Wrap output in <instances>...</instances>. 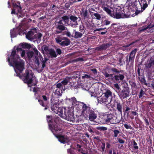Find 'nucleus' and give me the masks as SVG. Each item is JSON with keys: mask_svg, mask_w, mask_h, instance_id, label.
<instances>
[{"mask_svg": "<svg viewBox=\"0 0 154 154\" xmlns=\"http://www.w3.org/2000/svg\"><path fill=\"white\" fill-rule=\"evenodd\" d=\"M31 47V45L26 43L21 44L17 47L15 46L11 52V55L8 57L7 61L10 66L14 67L16 72L14 75L19 76L22 79L23 81L27 83L28 86L30 88V91H33L35 93V94L36 95V93L39 89L36 85L37 81L33 76V74L31 70H26L23 76H21V73L24 69L25 62L24 60L20 59L18 55V53H19L21 57L25 58L26 51L22 50V48H30Z\"/></svg>", "mask_w": 154, "mask_h": 154, "instance_id": "1", "label": "nucleus"}, {"mask_svg": "<svg viewBox=\"0 0 154 154\" xmlns=\"http://www.w3.org/2000/svg\"><path fill=\"white\" fill-rule=\"evenodd\" d=\"M47 121L48 123L50 129L54 133L55 136L58 139V140L61 143L65 144L67 143L69 141V138L66 136L60 135L56 134H54L55 132L60 131L61 130V127L54 122V124L52 123L51 116H47Z\"/></svg>", "mask_w": 154, "mask_h": 154, "instance_id": "2", "label": "nucleus"}, {"mask_svg": "<svg viewBox=\"0 0 154 154\" xmlns=\"http://www.w3.org/2000/svg\"><path fill=\"white\" fill-rule=\"evenodd\" d=\"M58 111L57 114L60 117L69 121L74 120L73 114L69 108H60Z\"/></svg>", "mask_w": 154, "mask_h": 154, "instance_id": "3", "label": "nucleus"}, {"mask_svg": "<svg viewBox=\"0 0 154 154\" xmlns=\"http://www.w3.org/2000/svg\"><path fill=\"white\" fill-rule=\"evenodd\" d=\"M112 92L110 90H107L97 98V101L100 103L109 104L112 100Z\"/></svg>", "mask_w": 154, "mask_h": 154, "instance_id": "4", "label": "nucleus"}, {"mask_svg": "<svg viewBox=\"0 0 154 154\" xmlns=\"http://www.w3.org/2000/svg\"><path fill=\"white\" fill-rule=\"evenodd\" d=\"M31 47L30 48H32L33 49L35 54V62L36 63V66H38L39 65L40 61L42 62V67L40 70V72L42 71L45 66V63L46 61L45 60H43L42 56L40 54L39 52L37 50L36 48L33 45H31Z\"/></svg>", "mask_w": 154, "mask_h": 154, "instance_id": "5", "label": "nucleus"}, {"mask_svg": "<svg viewBox=\"0 0 154 154\" xmlns=\"http://www.w3.org/2000/svg\"><path fill=\"white\" fill-rule=\"evenodd\" d=\"M83 116L85 118L88 116L89 119L91 121H93L97 117V115L93 110L89 106L86 107L85 105L83 107Z\"/></svg>", "mask_w": 154, "mask_h": 154, "instance_id": "6", "label": "nucleus"}, {"mask_svg": "<svg viewBox=\"0 0 154 154\" xmlns=\"http://www.w3.org/2000/svg\"><path fill=\"white\" fill-rule=\"evenodd\" d=\"M116 6H119L117 5H114V9L116 11V12L115 14H112L111 17L114 18L119 19L121 18H125L128 17L129 15V14H127L128 11H125V10H118L116 7Z\"/></svg>", "mask_w": 154, "mask_h": 154, "instance_id": "7", "label": "nucleus"}, {"mask_svg": "<svg viewBox=\"0 0 154 154\" xmlns=\"http://www.w3.org/2000/svg\"><path fill=\"white\" fill-rule=\"evenodd\" d=\"M13 9L12 10L11 13L16 14L19 17H22L24 15V13L21 10V8L20 5V3L17 2L16 3H13Z\"/></svg>", "mask_w": 154, "mask_h": 154, "instance_id": "8", "label": "nucleus"}, {"mask_svg": "<svg viewBox=\"0 0 154 154\" xmlns=\"http://www.w3.org/2000/svg\"><path fill=\"white\" fill-rule=\"evenodd\" d=\"M66 100H69L72 103V106L73 107L75 106L78 111L79 110L82 108V113L83 115V107L85 105L86 107H89L88 106H87L84 103L81 102H77L75 97H72L71 98H67Z\"/></svg>", "mask_w": 154, "mask_h": 154, "instance_id": "9", "label": "nucleus"}, {"mask_svg": "<svg viewBox=\"0 0 154 154\" xmlns=\"http://www.w3.org/2000/svg\"><path fill=\"white\" fill-rule=\"evenodd\" d=\"M126 6L123 7L122 6H116V7L118 10H125V11H128L127 14L130 12H135L136 13L137 11V5H126Z\"/></svg>", "mask_w": 154, "mask_h": 154, "instance_id": "10", "label": "nucleus"}, {"mask_svg": "<svg viewBox=\"0 0 154 154\" xmlns=\"http://www.w3.org/2000/svg\"><path fill=\"white\" fill-rule=\"evenodd\" d=\"M74 145H71L70 147L71 148L67 149V152L68 154H73V149L78 151L79 152H81L83 154H87L88 153V151L87 149L85 148L83 149L82 146H81V145H76V146H75V148H72V147H74L73 146Z\"/></svg>", "mask_w": 154, "mask_h": 154, "instance_id": "11", "label": "nucleus"}, {"mask_svg": "<svg viewBox=\"0 0 154 154\" xmlns=\"http://www.w3.org/2000/svg\"><path fill=\"white\" fill-rule=\"evenodd\" d=\"M105 120L108 124H116L119 122V121L117 119L116 116L112 114L108 115Z\"/></svg>", "mask_w": 154, "mask_h": 154, "instance_id": "12", "label": "nucleus"}, {"mask_svg": "<svg viewBox=\"0 0 154 154\" xmlns=\"http://www.w3.org/2000/svg\"><path fill=\"white\" fill-rule=\"evenodd\" d=\"M36 33V29H32L27 33H25L26 38L29 40H32L35 38V34Z\"/></svg>", "mask_w": 154, "mask_h": 154, "instance_id": "13", "label": "nucleus"}, {"mask_svg": "<svg viewBox=\"0 0 154 154\" xmlns=\"http://www.w3.org/2000/svg\"><path fill=\"white\" fill-rule=\"evenodd\" d=\"M23 29V28H14L13 29H11L10 31L11 37L12 38H14L16 37L17 35L18 34L21 35L22 32H21V31Z\"/></svg>", "mask_w": 154, "mask_h": 154, "instance_id": "14", "label": "nucleus"}, {"mask_svg": "<svg viewBox=\"0 0 154 154\" xmlns=\"http://www.w3.org/2000/svg\"><path fill=\"white\" fill-rule=\"evenodd\" d=\"M129 92L128 89L125 88L119 92L118 95L121 99H124L129 96Z\"/></svg>", "mask_w": 154, "mask_h": 154, "instance_id": "15", "label": "nucleus"}, {"mask_svg": "<svg viewBox=\"0 0 154 154\" xmlns=\"http://www.w3.org/2000/svg\"><path fill=\"white\" fill-rule=\"evenodd\" d=\"M70 19L71 20V23H69V25L74 28L77 27L78 25V23L77 22L78 18L76 17L71 16L70 17Z\"/></svg>", "mask_w": 154, "mask_h": 154, "instance_id": "16", "label": "nucleus"}, {"mask_svg": "<svg viewBox=\"0 0 154 154\" xmlns=\"http://www.w3.org/2000/svg\"><path fill=\"white\" fill-rule=\"evenodd\" d=\"M138 2L141 7V11L142 12L148 6L147 1L146 0H138Z\"/></svg>", "mask_w": 154, "mask_h": 154, "instance_id": "17", "label": "nucleus"}, {"mask_svg": "<svg viewBox=\"0 0 154 154\" xmlns=\"http://www.w3.org/2000/svg\"><path fill=\"white\" fill-rule=\"evenodd\" d=\"M102 8L104 11H106L110 16H111L112 14L111 13L112 11L111 10V9H112L111 7L107 5H105L102 4Z\"/></svg>", "mask_w": 154, "mask_h": 154, "instance_id": "18", "label": "nucleus"}, {"mask_svg": "<svg viewBox=\"0 0 154 154\" xmlns=\"http://www.w3.org/2000/svg\"><path fill=\"white\" fill-rule=\"evenodd\" d=\"M51 110L56 114H57L58 113H59L58 110L60 108H58L57 107V104H54L53 101H52V99H51Z\"/></svg>", "mask_w": 154, "mask_h": 154, "instance_id": "19", "label": "nucleus"}, {"mask_svg": "<svg viewBox=\"0 0 154 154\" xmlns=\"http://www.w3.org/2000/svg\"><path fill=\"white\" fill-rule=\"evenodd\" d=\"M111 45V44L109 43L103 44L98 47L97 48L100 50H105L108 48Z\"/></svg>", "mask_w": 154, "mask_h": 154, "instance_id": "20", "label": "nucleus"}, {"mask_svg": "<svg viewBox=\"0 0 154 154\" xmlns=\"http://www.w3.org/2000/svg\"><path fill=\"white\" fill-rule=\"evenodd\" d=\"M137 51V49H135L132 51L131 52L130 56L129 57V61H134L135 54Z\"/></svg>", "mask_w": 154, "mask_h": 154, "instance_id": "21", "label": "nucleus"}, {"mask_svg": "<svg viewBox=\"0 0 154 154\" xmlns=\"http://www.w3.org/2000/svg\"><path fill=\"white\" fill-rule=\"evenodd\" d=\"M121 134L122 132L120 129H115L113 130L112 135L113 137L116 138L120 137Z\"/></svg>", "mask_w": 154, "mask_h": 154, "instance_id": "22", "label": "nucleus"}, {"mask_svg": "<svg viewBox=\"0 0 154 154\" xmlns=\"http://www.w3.org/2000/svg\"><path fill=\"white\" fill-rule=\"evenodd\" d=\"M124 78V76L121 74H118L114 76V79L116 82H118L122 80Z\"/></svg>", "mask_w": 154, "mask_h": 154, "instance_id": "23", "label": "nucleus"}, {"mask_svg": "<svg viewBox=\"0 0 154 154\" xmlns=\"http://www.w3.org/2000/svg\"><path fill=\"white\" fill-rule=\"evenodd\" d=\"M73 33H74V37L77 38H80L84 34V32H79L74 30Z\"/></svg>", "mask_w": 154, "mask_h": 154, "instance_id": "24", "label": "nucleus"}, {"mask_svg": "<svg viewBox=\"0 0 154 154\" xmlns=\"http://www.w3.org/2000/svg\"><path fill=\"white\" fill-rule=\"evenodd\" d=\"M64 39L63 40L62 42L61 46H67L69 45L70 41L69 40L65 37H64Z\"/></svg>", "mask_w": 154, "mask_h": 154, "instance_id": "25", "label": "nucleus"}, {"mask_svg": "<svg viewBox=\"0 0 154 154\" xmlns=\"http://www.w3.org/2000/svg\"><path fill=\"white\" fill-rule=\"evenodd\" d=\"M115 105H116V109L119 113L122 114V104L119 102H116L115 103Z\"/></svg>", "mask_w": 154, "mask_h": 154, "instance_id": "26", "label": "nucleus"}, {"mask_svg": "<svg viewBox=\"0 0 154 154\" xmlns=\"http://www.w3.org/2000/svg\"><path fill=\"white\" fill-rule=\"evenodd\" d=\"M61 19L64 22L65 24L67 26L69 25V17L68 16H65L62 17Z\"/></svg>", "mask_w": 154, "mask_h": 154, "instance_id": "27", "label": "nucleus"}, {"mask_svg": "<svg viewBox=\"0 0 154 154\" xmlns=\"http://www.w3.org/2000/svg\"><path fill=\"white\" fill-rule=\"evenodd\" d=\"M153 26H150L149 25L148 26L146 27H143L142 29L140 30L141 32H143L147 29H150L149 31H147V32H149L151 33L153 32V30L152 29H151L152 27Z\"/></svg>", "mask_w": 154, "mask_h": 154, "instance_id": "28", "label": "nucleus"}, {"mask_svg": "<svg viewBox=\"0 0 154 154\" xmlns=\"http://www.w3.org/2000/svg\"><path fill=\"white\" fill-rule=\"evenodd\" d=\"M103 74L106 78H107L109 79L113 80L114 79V76L113 74H109L106 72H105L103 73Z\"/></svg>", "mask_w": 154, "mask_h": 154, "instance_id": "29", "label": "nucleus"}, {"mask_svg": "<svg viewBox=\"0 0 154 154\" xmlns=\"http://www.w3.org/2000/svg\"><path fill=\"white\" fill-rule=\"evenodd\" d=\"M71 79V78L70 77H67L61 82L64 87L65 85L68 83L69 82L70 80Z\"/></svg>", "mask_w": 154, "mask_h": 154, "instance_id": "30", "label": "nucleus"}, {"mask_svg": "<svg viewBox=\"0 0 154 154\" xmlns=\"http://www.w3.org/2000/svg\"><path fill=\"white\" fill-rule=\"evenodd\" d=\"M137 0H128L126 5H137Z\"/></svg>", "mask_w": 154, "mask_h": 154, "instance_id": "31", "label": "nucleus"}, {"mask_svg": "<svg viewBox=\"0 0 154 154\" xmlns=\"http://www.w3.org/2000/svg\"><path fill=\"white\" fill-rule=\"evenodd\" d=\"M35 38L37 40V41L39 42L41 39V37H42V35L41 33H35Z\"/></svg>", "mask_w": 154, "mask_h": 154, "instance_id": "32", "label": "nucleus"}, {"mask_svg": "<svg viewBox=\"0 0 154 154\" xmlns=\"http://www.w3.org/2000/svg\"><path fill=\"white\" fill-rule=\"evenodd\" d=\"M64 37H61L60 36H58L55 38V40L56 42L61 45V42L64 39Z\"/></svg>", "mask_w": 154, "mask_h": 154, "instance_id": "33", "label": "nucleus"}, {"mask_svg": "<svg viewBox=\"0 0 154 154\" xmlns=\"http://www.w3.org/2000/svg\"><path fill=\"white\" fill-rule=\"evenodd\" d=\"M50 95L49 93H46L42 96L43 99L45 101H47L49 98Z\"/></svg>", "mask_w": 154, "mask_h": 154, "instance_id": "34", "label": "nucleus"}, {"mask_svg": "<svg viewBox=\"0 0 154 154\" xmlns=\"http://www.w3.org/2000/svg\"><path fill=\"white\" fill-rule=\"evenodd\" d=\"M48 54H49L51 56L54 57H57L55 52L53 50L51 49V50H49Z\"/></svg>", "mask_w": 154, "mask_h": 154, "instance_id": "35", "label": "nucleus"}, {"mask_svg": "<svg viewBox=\"0 0 154 154\" xmlns=\"http://www.w3.org/2000/svg\"><path fill=\"white\" fill-rule=\"evenodd\" d=\"M62 89L60 88H57L55 91L54 93L57 96L61 95V93H62Z\"/></svg>", "mask_w": 154, "mask_h": 154, "instance_id": "36", "label": "nucleus"}, {"mask_svg": "<svg viewBox=\"0 0 154 154\" xmlns=\"http://www.w3.org/2000/svg\"><path fill=\"white\" fill-rule=\"evenodd\" d=\"M56 88H60L62 89L63 90H64L65 89L64 87L63 88V86L61 82H60L59 83L57 84L56 85Z\"/></svg>", "mask_w": 154, "mask_h": 154, "instance_id": "37", "label": "nucleus"}, {"mask_svg": "<svg viewBox=\"0 0 154 154\" xmlns=\"http://www.w3.org/2000/svg\"><path fill=\"white\" fill-rule=\"evenodd\" d=\"M38 101L41 105L42 106L45 107V110H46L47 109L46 104L44 103L42 100H38Z\"/></svg>", "mask_w": 154, "mask_h": 154, "instance_id": "38", "label": "nucleus"}, {"mask_svg": "<svg viewBox=\"0 0 154 154\" xmlns=\"http://www.w3.org/2000/svg\"><path fill=\"white\" fill-rule=\"evenodd\" d=\"M57 29L60 30H67V28L63 25H59L57 27Z\"/></svg>", "mask_w": 154, "mask_h": 154, "instance_id": "39", "label": "nucleus"}, {"mask_svg": "<svg viewBox=\"0 0 154 154\" xmlns=\"http://www.w3.org/2000/svg\"><path fill=\"white\" fill-rule=\"evenodd\" d=\"M27 55L29 58H30L33 55V52L32 51H29L27 53Z\"/></svg>", "mask_w": 154, "mask_h": 154, "instance_id": "40", "label": "nucleus"}, {"mask_svg": "<svg viewBox=\"0 0 154 154\" xmlns=\"http://www.w3.org/2000/svg\"><path fill=\"white\" fill-rule=\"evenodd\" d=\"M94 15L95 17L98 20H100L101 18L100 15L98 13H94Z\"/></svg>", "mask_w": 154, "mask_h": 154, "instance_id": "41", "label": "nucleus"}, {"mask_svg": "<svg viewBox=\"0 0 154 154\" xmlns=\"http://www.w3.org/2000/svg\"><path fill=\"white\" fill-rule=\"evenodd\" d=\"M97 128L99 130L105 131L107 130V128L104 127H98Z\"/></svg>", "mask_w": 154, "mask_h": 154, "instance_id": "42", "label": "nucleus"}, {"mask_svg": "<svg viewBox=\"0 0 154 154\" xmlns=\"http://www.w3.org/2000/svg\"><path fill=\"white\" fill-rule=\"evenodd\" d=\"M88 131H89V132L91 133H93L94 132V131L93 130V129L92 128L91 126H89L88 129Z\"/></svg>", "mask_w": 154, "mask_h": 154, "instance_id": "43", "label": "nucleus"}, {"mask_svg": "<svg viewBox=\"0 0 154 154\" xmlns=\"http://www.w3.org/2000/svg\"><path fill=\"white\" fill-rule=\"evenodd\" d=\"M82 15L84 18H86L87 17L88 15V12L87 11H84L82 14Z\"/></svg>", "mask_w": 154, "mask_h": 154, "instance_id": "44", "label": "nucleus"}, {"mask_svg": "<svg viewBox=\"0 0 154 154\" xmlns=\"http://www.w3.org/2000/svg\"><path fill=\"white\" fill-rule=\"evenodd\" d=\"M114 87L115 88L118 90H120V87L119 86V85L117 83H116L114 84Z\"/></svg>", "mask_w": 154, "mask_h": 154, "instance_id": "45", "label": "nucleus"}, {"mask_svg": "<svg viewBox=\"0 0 154 154\" xmlns=\"http://www.w3.org/2000/svg\"><path fill=\"white\" fill-rule=\"evenodd\" d=\"M124 126L127 129H132V128L130 125H128L126 124H125L124 125Z\"/></svg>", "mask_w": 154, "mask_h": 154, "instance_id": "46", "label": "nucleus"}, {"mask_svg": "<svg viewBox=\"0 0 154 154\" xmlns=\"http://www.w3.org/2000/svg\"><path fill=\"white\" fill-rule=\"evenodd\" d=\"M65 34H66L68 37H70L71 36V34L69 31L67 30V31H65Z\"/></svg>", "mask_w": 154, "mask_h": 154, "instance_id": "47", "label": "nucleus"}, {"mask_svg": "<svg viewBox=\"0 0 154 154\" xmlns=\"http://www.w3.org/2000/svg\"><path fill=\"white\" fill-rule=\"evenodd\" d=\"M131 110V108L129 107H127L126 109L125 110L126 113H127L128 114H129Z\"/></svg>", "mask_w": 154, "mask_h": 154, "instance_id": "48", "label": "nucleus"}, {"mask_svg": "<svg viewBox=\"0 0 154 154\" xmlns=\"http://www.w3.org/2000/svg\"><path fill=\"white\" fill-rule=\"evenodd\" d=\"M51 49H49L47 46H45L44 48V50L45 51V52L48 53L49 51L51 50Z\"/></svg>", "mask_w": 154, "mask_h": 154, "instance_id": "49", "label": "nucleus"}, {"mask_svg": "<svg viewBox=\"0 0 154 154\" xmlns=\"http://www.w3.org/2000/svg\"><path fill=\"white\" fill-rule=\"evenodd\" d=\"M91 78V77L89 75H85L84 76H82V79H89Z\"/></svg>", "mask_w": 154, "mask_h": 154, "instance_id": "50", "label": "nucleus"}, {"mask_svg": "<svg viewBox=\"0 0 154 154\" xmlns=\"http://www.w3.org/2000/svg\"><path fill=\"white\" fill-rule=\"evenodd\" d=\"M103 23L105 25H107L110 23V21L107 20H106L104 21Z\"/></svg>", "mask_w": 154, "mask_h": 154, "instance_id": "51", "label": "nucleus"}, {"mask_svg": "<svg viewBox=\"0 0 154 154\" xmlns=\"http://www.w3.org/2000/svg\"><path fill=\"white\" fill-rule=\"evenodd\" d=\"M79 30H80L81 31V32H84V33L85 32V30L84 29V27L83 26H80Z\"/></svg>", "mask_w": 154, "mask_h": 154, "instance_id": "52", "label": "nucleus"}, {"mask_svg": "<svg viewBox=\"0 0 154 154\" xmlns=\"http://www.w3.org/2000/svg\"><path fill=\"white\" fill-rule=\"evenodd\" d=\"M144 94V92L143 91L141 90L140 91V95H139V97L141 98L142 95Z\"/></svg>", "mask_w": 154, "mask_h": 154, "instance_id": "53", "label": "nucleus"}, {"mask_svg": "<svg viewBox=\"0 0 154 154\" xmlns=\"http://www.w3.org/2000/svg\"><path fill=\"white\" fill-rule=\"evenodd\" d=\"M150 147V150H152V151H154V145H149V146L148 147Z\"/></svg>", "mask_w": 154, "mask_h": 154, "instance_id": "54", "label": "nucleus"}, {"mask_svg": "<svg viewBox=\"0 0 154 154\" xmlns=\"http://www.w3.org/2000/svg\"><path fill=\"white\" fill-rule=\"evenodd\" d=\"M118 141L120 143H124V141L120 138L119 139Z\"/></svg>", "mask_w": 154, "mask_h": 154, "instance_id": "55", "label": "nucleus"}, {"mask_svg": "<svg viewBox=\"0 0 154 154\" xmlns=\"http://www.w3.org/2000/svg\"><path fill=\"white\" fill-rule=\"evenodd\" d=\"M56 51H57V53L58 54H61V50L60 49H59V48L56 49Z\"/></svg>", "mask_w": 154, "mask_h": 154, "instance_id": "56", "label": "nucleus"}, {"mask_svg": "<svg viewBox=\"0 0 154 154\" xmlns=\"http://www.w3.org/2000/svg\"><path fill=\"white\" fill-rule=\"evenodd\" d=\"M91 97H96V94L94 92H91L90 94Z\"/></svg>", "mask_w": 154, "mask_h": 154, "instance_id": "57", "label": "nucleus"}, {"mask_svg": "<svg viewBox=\"0 0 154 154\" xmlns=\"http://www.w3.org/2000/svg\"><path fill=\"white\" fill-rule=\"evenodd\" d=\"M91 70L93 72V73L94 74L97 73V70L96 69H91Z\"/></svg>", "mask_w": 154, "mask_h": 154, "instance_id": "58", "label": "nucleus"}, {"mask_svg": "<svg viewBox=\"0 0 154 154\" xmlns=\"http://www.w3.org/2000/svg\"><path fill=\"white\" fill-rule=\"evenodd\" d=\"M112 71L113 72H115L116 73H119V70H118L117 69H115V68L112 69Z\"/></svg>", "mask_w": 154, "mask_h": 154, "instance_id": "59", "label": "nucleus"}, {"mask_svg": "<svg viewBox=\"0 0 154 154\" xmlns=\"http://www.w3.org/2000/svg\"><path fill=\"white\" fill-rule=\"evenodd\" d=\"M72 2H79L82 1V0H70Z\"/></svg>", "mask_w": 154, "mask_h": 154, "instance_id": "60", "label": "nucleus"}, {"mask_svg": "<svg viewBox=\"0 0 154 154\" xmlns=\"http://www.w3.org/2000/svg\"><path fill=\"white\" fill-rule=\"evenodd\" d=\"M118 148H120L121 149H122L124 147L123 146V145H118Z\"/></svg>", "mask_w": 154, "mask_h": 154, "instance_id": "61", "label": "nucleus"}, {"mask_svg": "<svg viewBox=\"0 0 154 154\" xmlns=\"http://www.w3.org/2000/svg\"><path fill=\"white\" fill-rule=\"evenodd\" d=\"M106 29V28H99V29H97L96 30V31H98L101 30H102L103 29Z\"/></svg>", "mask_w": 154, "mask_h": 154, "instance_id": "62", "label": "nucleus"}, {"mask_svg": "<svg viewBox=\"0 0 154 154\" xmlns=\"http://www.w3.org/2000/svg\"><path fill=\"white\" fill-rule=\"evenodd\" d=\"M132 114L134 116H136L137 114V113H136V112L134 111H132Z\"/></svg>", "mask_w": 154, "mask_h": 154, "instance_id": "63", "label": "nucleus"}, {"mask_svg": "<svg viewBox=\"0 0 154 154\" xmlns=\"http://www.w3.org/2000/svg\"><path fill=\"white\" fill-rule=\"evenodd\" d=\"M134 148L135 149H137L138 148V147L136 145H134Z\"/></svg>", "mask_w": 154, "mask_h": 154, "instance_id": "64", "label": "nucleus"}]
</instances>
